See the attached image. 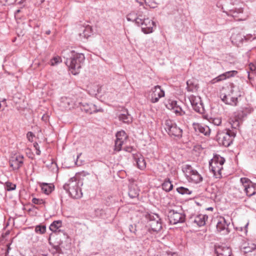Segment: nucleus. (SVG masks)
<instances>
[{
    "mask_svg": "<svg viewBox=\"0 0 256 256\" xmlns=\"http://www.w3.org/2000/svg\"><path fill=\"white\" fill-rule=\"evenodd\" d=\"M68 52L70 54V57L69 59L66 58V64L71 70L72 73L76 75L79 72L84 62L85 56L83 54L76 52L74 50Z\"/></svg>",
    "mask_w": 256,
    "mask_h": 256,
    "instance_id": "f257e3e1",
    "label": "nucleus"
},
{
    "mask_svg": "<svg viewBox=\"0 0 256 256\" xmlns=\"http://www.w3.org/2000/svg\"><path fill=\"white\" fill-rule=\"evenodd\" d=\"M82 182L76 177L71 178L66 183L63 188L69 194V195L74 198H80L82 196L80 186H82Z\"/></svg>",
    "mask_w": 256,
    "mask_h": 256,
    "instance_id": "f03ea898",
    "label": "nucleus"
},
{
    "mask_svg": "<svg viewBox=\"0 0 256 256\" xmlns=\"http://www.w3.org/2000/svg\"><path fill=\"white\" fill-rule=\"evenodd\" d=\"M236 134V131L234 130L229 129L218 130L217 132L216 140L220 145L228 147L232 143Z\"/></svg>",
    "mask_w": 256,
    "mask_h": 256,
    "instance_id": "7ed1b4c3",
    "label": "nucleus"
},
{
    "mask_svg": "<svg viewBox=\"0 0 256 256\" xmlns=\"http://www.w3.org/2000/svg\"><path fill=\"white\" fill-rule=\"evenodd\" d=\"M224 162V158L219 155L214 156L210 162V170L216 178H220L222 177V170Z\"/></svg>",
    "mask_w": 256,
    "mask_h": 256,
    "instance_id": "20e7f679",
    "label": "nucleus"
},
{
    "mask_svg": "<svg viewBox=\"0 0 256 256\" xmlns=\"http://www.w3.org/2000/svg\"><path fill=\"white\" fill-rule=\"evenodd\" d=\"M230 94H231L224 95L222 97V100L226 104L236 106L238 98L242 96V92L240 90L238 86L232 84Z\"/></svg>",
    "mask_w": 256,
    "mask_h": 256,
    "instance_id": "39448f33",
    "label": "nucleus"
},
{
    "mask_svg": "<svg viewBox=\"0 0 256 256\" xmlns=\"http://www.w3.org/2000/svg\"><path fill=\"white\" fill-rule=\"evenodd\" d=\"M146 218L148 220L147 226L150 230L158 232L162 230V220L158 214H148L146 216Z\"/></svg>",
    "mask_w": 256,
    "mask_h": 256,
    "instance_id": "423d86ee",
    "label": "nucleus"
},
{
    "mask_svg": "<svg viewBox=\"0 0 256 256\" xmlns=\"http://www.w3.org/2000/svg\"><path fill=\"white\" fill-rule=\"evenodd\" d=\"M164 129L168 134L178 139L182 136V130L170 120H166L164 122Z\"/></svg>",
    "mask_w": 256,
    "mask_h": 256,
    "instance_id": "0eeeda50",
    "label": "nucleus"
},
{
    "mask_svg": "<svg viewBox=\"0 0 256 256\" xmlns=\"http://www.w3.org/2000/svg\"><path fill=\"white\" fill-rule=\"evenodd\" d=\"M129 230L134 234L136 238L140 239L147 234L148 229L144 224H139L138 225H130Z\"/></svg>",
    "mask_w": 256,
    "mask_h": 256,
    "instance_id": "6e6552de",
    "label": "nucleus"
},
{
    "mask_svg": "<svg viewBox=\"0 0 256 256\" xmlns=\"http://www.w3.org/2000/svg\"><path fill=\"white\" fill-rule=\"evenodd\" d=\"M240 180L244 188L245 192L248 196H251L256 194V184H253L246 178H242Z\"/></svg>",
    "mask_w": 256,
    "mask_h": 256,
    "instance_id": "1a4fd4ad",
    "label": "nucleus"
},
{
    "mask_svg": "<svg viewBox=\"0 0 256 256\" xmlns=\"http://www.w3.org/2000/svg\"><path fill=\"white\" fill-rule=\"evenodd\" d=\"M189 100L193 109L197 112L203 114L204 112V108L202 102L200 97L194 95H190L188 97Z\"/></svg>",
    "mask_w": 256,
    "mask_h": 256,
    "instance_id": "9d476101",
    "label": "nucleus"
},
{
    "mask_svg": "<svg viewBox=\"0 0 256 256\" xmlns=\"http://www.w3.org/2000/svg\"><path fill=\"white\" fill-rule=\"evenodd\" d=\"M168 216L170 223L172 224L182 223L185 221V215L182 212H178L174 210H170Z\"/></svg>",
    "mask_w": 256,
    "mask_h": 256,
    "instance_id": "9b49d317",
    "label": "nucleus"
},
{
    "mask_svg": "<svg viewBox=\"0 0 256 256\" xmlns=\"http://www.w3.org/2000/svg\"><path fill=\"white\" fill-rule=\"evenodd\" d=\"M142 31L145 34H149L154 32V28L156 27L155 22L148 18H145L143 16L142 24H140Z\"/></svg>",
    "mask_w": 256,
    "mask_h": 256,
    "instance_id": "f8f14e48",
    "label": "nucleus"
},
{
    "mask_svg": "<svg viewBox=\"0 0 256 256\" xmlns=\"http://www.w3.org/2000/svg\"><path fill=\"white\" fill-rule=\"evenodd\" d=\"M184 169L186 173L188 174L190 180L194 183L198 184L202 182V176L196 170L192 168L190 165H186Z\"/></svg>",
    "mask_w": 256,
    "mask_h": 256,
    "instance_id": "ddd939ff",
    "label": "nucleus"
},
{
    "mask_svg": "<svg viewBox=\"0 0 256 256\" xmlns=\"http://www.w3.org/2000/svg\"><path fill=\"white\" fill-rule=\"evenodd\" d=\"M151 102L156 103L159 99L164 96V92L161 88L160 86H156L151 89Z\"/></svg>",
    "mask_w": 256,
    "mask_h": 256,
    "instance_id": "4468645a",
    "label": "nucleus"
},
{
    "mask_svg": "<svg viewBox=\"0 0 256 256\" xmlns=\"http://www.w3.org/2000/svg\"><path fill=\"white\" fill-rule=\"evenodd\" d=\"M24 157L22 155H14L10 160V164L13 170H18L24 164Z\"/></svg>",
    "mask_w": 256,
    "mask_h": 256,
    "instance_id": "2eb2a0df",
    "label": "nucleus"
},
{
    "mask_svg": "<svg viewBox=\"0 0 256 256\" xmlns=\"http://www.w3.org/2000/svg\"><path fill=\"white\" fill-rule=\"evenodd\" d=\"M80 108L82 111H84L87 114H92L98 112H102L101 108H98L96 106L92 104L80 103Z\"/></svg>",
    "mask_w": 256,
    "mask_h": 256,
    "instance_id": "dca6fc26",
    "label": "nucleus"
},
{
    "mask_svg": "<svg viewBox=\"0 0 256 256\" xmlns=\"http://www.w3.org/2000/svg\"><path fill=\"white\" fill-rule=\"evenodd\" d=\"M143 16L142 12H132L127 15L126 20L129 22H134L138 26H140V24H142Z\"/></svg>",
    "mask_w": 256,
    "mask_h": 256,
    "instance_id": "f3484780",
    "label": "nucleus"
},
{
    "mask_svg": "<svg viewBox=\"0 0 256 256\" xmlns=\"http://www.w3.org/2000/svg\"><path fill=\"white\" fill-rule=\"evenodd\" d=\"M192 126L194 130L198 133L203 134L206 136H208L210 134V129L208 126L194 122Z\"/></svg>",
    "mask_w": 256,
    "mask_h": 256,
    "instance_id": "a211bd4d",
    "label": "nucleus"
},
{
    "mask_svg": "<svg viewBox=\"0 0 256 256\" xmlns=\"http://www.w3.org/2000/svg\"><path fill=\"white\" fill-rule=\"evenodd\" d=\"M216 230L223 234H226L229 232L228 224L224 218H220L218 220L216 224Z\"/></svg>",
    "mask_w": 256,
    "mask_h": 256,
    "instance_id": "6ab92c4d",
    "label": "nucleus"
},
{
    "mask_svg": "<svg viewBox=\"0 0 256 256\" xmlns=\"http://www.w3.org/2000/svg\"><path fill=\"white\" fill-rule=\"evenodd\" d=\"M238 74V72L236 70H231L226 72L224 73H223L216 78H214L212 80L211 82L212 84H214L216 82H219L222 80H225L227 78H230L231 77L234 76Z\"/></svg>",
    "mask_w": 256,
    "mask_h": 256,
    "instance_id": "aec40b11",
    "label": "nucleus"
},
{
    "mask_svg": "<svg viewBox=\"0 0 256 256\" xmlns=\"http://www.w3.org/2000/svg\"><path fill=\"white\" fill-rule=\"evenodd\" d=\"M133 158L138 168L144 170L146 168V162L144 157L140 154H134Z\"/></svg>",
    "mask_w": 256,
    "mask_h": 256,
    "instance_id": "412c9836",
    "label": "nucleus"
},
{
    "mask_svg": "<svg viewBox=\"0 0 256 256\" xmlns=\"http://www.w3.org/2000/svg\"><path fill=\"white\" fill-rule=\"evenodd\" d=\"M167 108L168 109L172 110L178 116H182L185 114L182 108L177 104L176 101H171L168 104Z\"/></svg>",
    "mask_w": 256,
    "mask_h": 256,
    "instance_id": "4be33fe9",
    "label": "nucleus"
},
{
    "mask_svg": "<svg viewBox=\"0 0 256 256\" xmlns=\"http://www.w3.org/2000/svg\"><path fill=\"white\" fill-rule=\"evenodd\" d=\"M208 216L205 214H198L190 218L192 221L196 224L198 226H202L206 224Z\"/></svg>",
    "mask_w": 256,
    "mask_h": 256,
    "instance_id": "5701e85b",
    "label": "nucleus"
},
{
    "mask_svg": "<svg viewBox=\"0 0 256 256\" xmlns=\"http://www.w3.org/2000/svg\"><path fill=\"white\" fill-rule=\"evenodd\" d=\"M252 111V109L248 108H242L234 113V118L241 120L243 118L246 116L248 114H250Z\"/></svg>",
    "mask_w": 256,
    "mask_h": 256,
    "instance_id": "b1692460",
    "label": "nucleus"
},
{
    "mask_svg": "<svg viewBox=\"0 0 256 256\" xmlns=\"http://www.w3.org/2000/svg\"><path fill=\"white\" fill-rule=\"evenodd\" d=\"M62 226V222L61 220H55L53 222L50 226V230L56 233L60 234V232L63 233L64 234V232L60 230H59V228H61Z\"/></svg>",
    "mask_w": 256,
    "mask_h": 256,
    "instance_id": "393cba45",
    "label": "nucleus"
},
{
    "mask_svg": "<svg viewBox=\"0 0 256 256\" xmlns=\"http://www.w3.org/2000/svg\"><path fill=\"white\" fill-rule=\"evenodd\" d=\"M118 119L124 123L130 124L132 122V118L127 110L124 111L118 116Z\"/></svg>",
    "mask_w": 256,
    "mask_h": 256,
    "instance_id": "a878e982",
    "label": "nucleus"
},
{
    "mask_svg": "<svg viewBox=\"0 0 256 256\" xmlns=\"http://www.w3.org/2000/svg\"><path fill=\"white\" fill-rule=\"evenodd\" d=\"M217 256H231L232 250L228 247L220 248L216 250Z\"/></svg>",
    "mask_w": 256,
    "mask_h": 256,
    "instance_id": "bb28decb",
    "label": "nucleus"
},
{
    "mask_svg": "<svg viewBox=\"0 0 256 256\" xmlns=\"http://www.w3.org/2000/svg\"><path fill=\"white\" fill-rule=\"evenodd\" d=\"M54 188V186L52 184L43 183L41 184L42 192L47 195L52 192Z\"/></svg>",
    "mask_w": 256,
    "mask_h": 256,
    "instance_id": "cd10ccee",
    "label": "nucleus"
},
{
    "mask_svg": "<svg viewBox=\"0 0 256 256\" xmlns=\"http://www.w3.org/2000/svg\"><path fill=\"white\" fill-rule=\"evenodd\" d=\"M92 27L88 25L84 28L82 33L80 34V36L87 38L92 34Z\"/></svg>",
    "mask_w": 256,
    "mask_h": 256,
    "instance_id": "c85d7f7f",
    "label": "nucleus"
},
{
    "mask_svg": "<svg viewBox=\"0 0 256 256\" xmlns=\"http://www.w3.org/2000/svg\"><path fill=\"white\" fill-rule=\"evenodd\" d=\"M162 189L166 192H170L173 188V185L172 184L169 178L166 179L164 182L162 184Z\"/></svg>",
    "mask_w": 256,
    "mask_h": 256,
    "instance_id": "c756f323",
    "label": "nucleus"
},
{
    "mask_svg": "<svg viewBox=\"0 0 256 256\" xmlns=\"http://www.w3.org/2000/svg\"><path fill=\"white\" fill-rule=\"evenodd\" d=\"M244 36L240 34H233L231 36L232 42L236 44L242 42L244 40Z\"/></svg>",
    "mask_w": 256,
    "mask_h": 256,
    "instance_id": "7c9ffc66",
    "label": "nucleus"
},
{
    "mask_svg": "<svg viewBox=\"0 0 256 256\" xmlns=\"http://www.w3.org/2000/svg\"><path fill=\"white\" fill-rule=\"evenodd\" d=\"M126 140H120V138H116L115 141V147L114 150L120 152L122 149V146L124 144Z\"/></svg>",
    "mask_w": 256,
    "mask_h": 256,
    "instance_id": "2f4dec72",
    "label": "nucleus"
},
{
    "mask_svg": "<svg viewBox=\"0 0 256 256\" xmlns=\"http://www.w3.org/2000/svg\"><path fill=\"white\" fill-rule=\"evenodd\" d=\"M240 121V120L236 118H234L230 120V124L232 128L234 129V130H235L239 128Z\"/></svg>",
    "mask_w": 256,
    "mask_h": 256,
    "instance_id": "473e14b6",
    "label": "nucleus"
},
{
    "mask_svg": "<svg viewBox=\"0 0 256 256\" xmlns=\"http://www.w3.org/2000/svg\"><path fill=\"white\" fill-rule=\"evenodd\" d=\"M139 194L138 190L134 186H130L129 188L128 195L131 198H135Z\"/></svg>",
    "mask_w": 256,
    "mask_h": 256,
    "instance_id": "72a5a7b5",
    "label": "nucleus"
},
{
    "mask_svg": "<svg viewBox=\"0 0 256 256\" xmlns=\"http://www.w3.org/2000/svg\"><path fill=\"white\" fill-rule=\"evenodd\" d=\"M46 226L44 225H38L35 228V232L39 234H44L46 232Z\"/></svg>",
    "mask_w": 256,
    "mask_h": 256,
    "instance_id": "f704fd0d",
    "label": "nucleus"
},
{
    "mask_svg": "<svg viewBox=\"0 0 256 256\" xmlns=\"http://www.w3.org/2000/svg\"><path fill=\"white\" fill-rule=\"evenodd\" d=\"M176 191L181 194H190L192 193V192H190L188 188L182 186L178 188H176Z\"/></svg>",
    "mask_w": 256,
    "mask_h": 256,
    "instance_id": "c9c22d12",
    "label": "nucleus"
},
{
    "mask_svg": "<svg viewBox=\"0 0 256 256\" xmlns=\"http://www.w3.org/2000/svg\"><path fill=\"white\" fill-rule=\"evenodd\" d=\"M5 188L8 191L14 190L16 188V184L10 182L5 183Z\"/></svg>",
    "mask_w": 256,
    "mask_h": 256,
    "instance_id": "e433bc0d",
    "label": "nucleus"
},
{
    "mask_svg": "<svg viewBox=\"0 0 256 256\" xmlns=\"http://www.w3.org/2000/svg\"><path fill=\"white\" fill-rule=\"evenodd\" d=\"M116 138L118 139L120 138V140H126V138H128V136L126 135V133L124 130H121L120 132H118L116 134Z\"/></svg>",
    "mask_w": 256,
    "mask_h": 256,
    "instance_id": "4c0bfd02",
    "label": "nucleus"
},
{
    "mask_svg": "<svg viewBox=\"0 0 256 256\" xmlns=\"http://www.w3.org/2000/svg\"><path fill=\"white\" fill-rule=\"evenodd\" d=\"M61 62V58L60 56H56L50 60V64L51 66H54L60 63Z\"/></svg>",
    "mask_w": 256,
    "mask_h": 256,
    "instance_id": "58836bf2",
    "label": "nucleus"
},
{
    "mask_svg": "<svg viewBox=\"0 0 256 256\" xmlns=\"http://www.w3.org/2000/svg\"><path fill=\"white\" fill-rule=\"evenodd\" d=\"M186 89L189 92H192L196 88V86L194 85L192 81L190 80H188L186 82Z\"/></svg>",
    "mask_w": 256,
    "mask_h": 256,
    "instance_id": "ea45409f",
    "label": "nucleus"
},
{
    "mask_svg": "<svg viewBox=\"0 0 256 256\" xmlns=\"http://www.w3.org/2000/svg\"><path fill=\"white\" fill-rule=\"evenodd\" d=\"M210 122L213 124L214 125L218 126L222 124V120L220 118H211Z\"/></svg>",
    "mask_w": 256,
    "mask_h": 256,
    "instance_id": "a19ab883",
    "label": "nucleus"
},
{
    "mask_svg": "<svg viewBox=\"0 0 256 256\" xmlns=\"http://www.w3.org/2000/svg\"><path fill=\"white\" fill-rule=\"evenodd\" d=\"M32 202L36 204H45V201L43 200L42 199H40L37 198H33L32 199Z\"/></svg>",
    "mask_w": 256,
    "mask_h": 256,
    "instance_id": "79ce46f5",
    "label": "nucleus"
},
{
    "mask_svg": "<svg viewBox=\"0 0 256 256\" xmlns=\"http://www.w3.org/2000/svg\"><path fill=\"white\" fill-rule=\"evenodd\" d=\"M244 38L246 40H254L256 38V34H254V35H252V34H247L246 36H244Z\"/></svg>",
    "mask_w": 256,
    "mask_h": 256,
    "instance_id": "37998d69",
    "label": "nucleus"
},
{
    "mask_svg": "<svg viewBox=\"0 0 256 256\" xmlns=\"http://www.w3.org/2000/svg\"><path fill=\"white\" fill-rule=\"evenodd\" d=\"M34 136V134L32 132H29L27 134V138L28 140L30 142H32V138Z\"/></svg>",
    "mask_w": 256,
    "mask_h": 256,
    "instance_id": "c03bdc74",
    "label": "nucleus"
},
{
    "mask_svg": "<svg viewBox=\"0 0 256 256\" xmlns=\"http://www.w3.org/2000/svg\"><path fill=\"white\" fill-rule=\"evenodd\" d=\"M66 103L68 106H70L71 101L70 99L68 98H62V103Z\"/></svg>",
    "mask_w": 256,
    "mask_h": 256,
    "instance_id": "a18cd8bd",
    "label": "nucleus"
},
{
    "mask_svg": "<svg viewBox=\"0 0 256 256\" xmlns=\"http://www.w3.org/2000/svg\"><path fill=\"white\" fill-rule=\"evenodd\" d=\"M249 66L251 71H255L256 70V62L250 63Z\"/></svg>",
    "mask_w": 256,
    "mask_h": 256,
    "instance_id": "49530a36",
    "label": "nucleus"
},
{
    "mask_svg": "<svg viewBox=\"0 0 256 256\" xmlns=\"http://www.w3.org/2000/svg\"><path fill=\"white\" fill-rule=\"evenodd\" d=\"M124 150L128 152H132L133 150V148L132 146H126L124 148Z\"/></svg>",
    "mask_w": 256,
    "mask_h": 256,
    "instance_id": "de8ad7c7",
    "label": "nucleus"
},
{
    "mask_svg": "<svg viewBox=\"0 0 256 256\" xmlns=\"http://www.w3.org/2000/svg\"><path fill=\"white\" fill-rule=\"evenodd\" d=\"M249 248L252 250H256V244H250Z\"/></svg>",
    "mask_w": 256,
    "mask_h": 256,
    "instance_id": "09e8293b",
    "label": "nucleus"
},
{
    "mask_svg": "<svg viewBox=\"0 0 256 256\" xmlns=\"http://www.w3.org/2000/svg\"><path fill=\"white\" fill-rule=\"evenodd\" d=\"M34 147L36 150H37L38 148V149L40 148L37 142H34Z\"/></svg>",
    "mask_w": 256,
    "mask_h": 256,
    "instance_id": "8fccbe9b",
    "label": "nucleus"
},
{
    "mask_svg": "<svg viewBox=\"0 0 256 256\" xmlns=\"http://www.w3.org/2000/svg\"><path fill=\"white\" fill-rule=\"evenodd\" d=\"M36 154H37V155H40V150L39 149H37V150H36Z\"/></svg>",
    "mask_w": 256,
    "mask_h": 256,
    "instance_id": "3c124183",
    "label": "nucleus"
},
{
    "mask_svg": "<svg viewBox=\"0 0 256 256\" xmlns=\"http://www.w3.org/2000/svg\"><path fill=\"white\" fill-rule=\"evenodd\" d=\"M8 1H9L8 4H12L16 2V0H7Z\"/></svg>",
    "mask_w": 256,
    "mask_h": 256,
    "instance_id": "603ef678",
    "label": "nucleus"
},
{
    "mask_svg": "<svg viewBox=\"0 0 256 256\" xmlns=\"http://www.w3.org/2000/svg\"><path fill=\"white\" fill-rule=\"evenodd\" d=\"M50 34V30H46V34L47 35H48Z\"/></svg>",
    "mask_w": 256,
    "mask_h": 256,
    "instance_id": "864d4df0",
    "label": "nucleus"
},
{
    "mask_svg": "<svg viewBox=\"0 0 256 256\" xmlns=\"http://www.w3.org/2000/svg\"><path fill=\"white\" fill-rule=\"evenodd\" d=\"M20 12V10H16V12H15V14H17L18 13H19Z\"/></svg>",
    "mask_w": 256,
    "mask_h": 256,
    "instance_id": "5fc2aeb1",
    "label": "nucleus"
},
{
    "mask_svg": "<svg viewBox=\"0 0 256 256\" xmlns=\"http://www.w3.org/2000/svg\"><path fill=\"white\" fill-rule=\"evenodd\" d=\"M68 52L67 50H64L62 53L64 54H65Z\"/></svg>",
    "mask_w": 256,
    "mask_h": 256,
    "instance_id": "6e6d98bb",
    "label": "nucleus"
},
{
    "mask_svg": "<svg viewBox=\"0 0 256 256\" xmlns=\"http://www.w3.org/2000/svg\"><path fill=\"white\" fill-rule=\"evenodd\" d=\"M168 256H175V254H168Z\"/></svg>",
    "mask_w": 256,
    "mask_h": 256,
    "instance_id": "4d7b16f0",
    "label": "nucleus"
},
{
    "mask_svg": "<svg viewBox=\"0 0 256 256\" xmlns=\"http://www.w3.org/2000/svg\"><path fill=\"white\" fill-rule=\"evenodd\" d=\"M213 208H208V210H212Z\"/></svg>",
    "mask_w": 256,
    "mask_h": 256,
    "instance_id": "13d9d810",
    "label": "nucleus"
},
{
    "mask_svg": "<svg viewBox=\"0 0 256 256\" xmlns=\"http://www.w3.org/2000/svg\"><path fill=\"white\" fill-rule=\"evenodd\" d=\"M240 12H242V10H240Z\"/></svg>",
    "mask_w": 256,
    "mask_h": 256,
    "instance_id": "bf43d9fd",
    "label": "nucleus"
},
{
    "mask_svg": "<svg viewBox=\"0 0 256 256\" xmlns=\"http://www.w3.org/2000/svg\"><path fill=\"white\" fill-rule=\"evenodd\" d=\"M248 226V224H246V227Z\"/></svg>",
    "mask_w": 256,
    "mask_h": 256,
    "instance_id": "052dcab7",
    "label": "nucleus"
},
{
    "mask_svg": "<svg viewBox=\"0 0 256 256\" xmlns=\"http://www.w3.org/2000/svg\"><path fill=\"white\" fill-rule=\"evenodd\" d=\"M64 106L67 107V106L64 104Z\"/></svg>",
    "mask_w": 256,
    "mask_h": 256,
    "instance_id": "680f3d73",
    "label": "nucleus"
}]
</instances>
